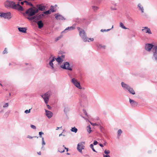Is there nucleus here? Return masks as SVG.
Wrapping results in <instances>:
<instances>
[{
  "instance_id": "1",
  "label": "nucleus",
  "mask_w": 157,
  "mask_h": 157,
  "mask_svg": "<svg viewBox=\"0 0 157 157\" xmlns=\"http://www.w3.org/2000/svg\"><path fill=\"white\" fill-rule=\"evenodd\" d=\"M4 5L5 7L8 9H12L19 11H23L24 10L22 6L20 5L19 2L16 3L13 1L7 0L4 2Z\"/></svg>"
},
{
  "instance_id": "2",
  "label": "nucleus",
  "mask_w": 157,
  "mask_h": 157,
  "mask_svg": "<svg viewBox=\"0 0 157 157\" xmlns=\"http://www.w3.org/2000/svg\"><path fill=\"white\" fill-rule=\"evenodd\" d=\"M37 10L34 8V6L33 7H31L27 10L25 13H23L24 15L26 14L28 16L27 17H33L35 16L36 13H37Z\"/></svg>"
},
{
  "instance_id": "3",
  "label": "nucleus",
  "mask_w": 157,
  "mask_h": 157,
  "mask_svg": "<svg viewBox=\"0 0 157 157\" xmlns=\"http://www.w3.org/2000/svg\"><path fill=\"white\" fill-rule=\"evenodd\" d=\"M77 28L79 31L80 36L81 37L83 41L84 42H86L87 41L89 42V40H88V38L87 37L86 33L84 30L83 29L78 27H77Z\"/></svg>"
},
{
  "instance_id": "4",
  "label": "nucleus",
  "mask_w": 157,
  "mask_h": 157,
  "mask_svg": "<svg viewBox=\"0 0 157 157\" xmlns=\"http://www.w3.org/2000/svg\"><path fill=\"white\" fill-rule=\"evenodd\" d=\"M157 48V46L151 44H145L144 46L145 49L148 52H150L152 49V51L153 53V50Z\"/></svg>"
},
{
  "instance_id": "5",
  "label": "nucleus",
  "mask_w": 157,
  "mask_h": 157,
  "mask_svg": "<svg viewBox=\"0 0 157 157\" xmlns=\"http://www.w3.org/2000/svg\"><path fill=\"white\" fill-rule=\"evenodd\" d=\"M0 17L1 18H3L4 19L10 20L11 18V13L10 12L6 13L1 12H0Z\"/></svg>"
},
{
  "instance_id": "6",
  "label": "nucleus",
  "mask_w": 157,
  "mask_h": 157,
  "mask_svg": "<svg viewBox=\"0 0 157 157\" xmlns=\"http://www.w3.org/2000/svg\"><path fill=\"white\" fill-rule=\"evenodd\" d=\"M27 18L30 21L33 20V21L35 22H37V21L42 19L40 14L39 13L36 14L33 17H27Z\"/></svg>"
},
{
  "instance_id": "7",
  "label": "nucleus",
  "mask_w": 157,
  "mask_h": 157,
  "mask_svg": "<svg viewBox=\"0 0 157 157\" xmlns=\"http://www.w3.org/2000/svg\"><path fill=\"white\" fill-rule=\"evenodd\" d=\"M51 92L50 91H48L44 94V95H42V97L44 99L45 104H47L49 100V97L51 95Z\"/></svg>"
},
{
  "instance_id": "8",
  "label": "nucleus",
  "mask_w": 157,
  "mask_h": 157,
  "mask_svg": "<svg viewBox=\"0 0 157 157\" xmlns=\"http://www.w3.org/2000/svg\"><path fill=\"white\" fill-rule=\"evenodd\" d=\"M71 82L78 88L82 90H84V88L82 87L79 82L75 78H73L71 80Z\"/></svg>"
},
{
  "instance_id": "9",
  "label": "nucleus",
  "mask_w": 157,
  "mask_h": 157,
  "mask_svg": "<svg viewBox=\"0 0 157 157\" xmlns=\"http://www.w3.org/2000/svg\"><path fill=\"white\" fill-rule=\"evenodd\" d=\"M70 65L69 63L68 62H64L63 64L61 66V67L64 69L68 70L70 71H72V69L71 67H70Z\"/></svg>"
},
{
  "instance_id": "10",
  "label": "nucleus",
  "mask_w": 157,
  "mask_h": 157,
  "mask_svg": "<svg viewBox=\"0 0 157 157\" xmlns=\"http://www.w3.org/2000/svg\"><path fill=\"white\" fill-rule=\"evenodd\" d=\"M45 6L43 5L42 4H37L36 5V7H34V8L37 10L38 11L37 13L40 11H44L45 10Z\"/></svg>"
},
{
  "instance_id": "11",
  "label": "nucleus",
  "mask_w": 157,
  "mask_h": 157,
  "mask_svg": "<svg viewBox=\"0 0 157 157\" xmlns=\"http://www.w3.org/2000/svg\"><path fill=\"white\" fill-rule=\"evenodd\" d=\"M84 142H82L79 143L77 145V149L80 152H82V150L84 149L85 148V146L83 144H85Z\"/></svg>"
},
{
  "instance_id": "12",
  "label": "nucleus",
  "mask_w": 157,
  "mask_h": 157,
  "mask_svg": "<svg viewBox=\"0 0 157 157\" xmlns=\"http://www.w3.org/2000/svg\"><path fill=\"white\" fill-rule=\"evenodd\" d=\"M75 24H74L71 27H68L66 28L65 30L62 32V33H66L68 31L73 30L75 29Z\"/></svg>"
},
{
  "instance_id": "13",
  "label": "nucleus",
  "mask_w": 157,
  "mask_h": 157,
  "mask_svg": "<svg viewBox=\"0 0 157 157\" xmlns=\"http://www.w3.org/2000/svg\"><path fill=\"white\" fill-rule=\"evenodd\" d=\"M54 15L57 20H65L66 19L64 17L58 13L55 14Z\"/></svg>"
},
{
  "instance_id": "14",
  "label": "nucleus",
  "mask_w": 157,
  "mask_h": 157,
  "mask_svg": "<svg viewBox=\"0 0 157 157\" xmlns=\"http://www.w3.org/2000/svg\"><path fill=\"white\" fill-rule=\"evenodd\" d=\"M143 29L142 31L145 33H148V34H152V33L150 29L149 28L147 27H143Z\"/></svg>"
},
{
  "instance_id": "15",
  "label": "nucleus",
  "mask_w": 157,
  "mask_h": 157,
  "mask_svg": "<svg viewBox=\"0 0 157 157\" xmlns=\"http://www.w3.org/2000/svg\"><path fill=\"white\" fill-rule=\"evenodd\" d=\"M129 101L132 107H135L138 104L137 102L131 99L130 98H129Z\"/></svg>"
},
{
  "instance_id": "16",
  "label": "nucleus",
  "mask_w": 157,
  "mask_h": 157,
  "mask_svg": "<svg viewBox=\"0 0 157 157\" xmlns=\"http://www.w3.org/2000/svg\"><path fill=\"white\" fill-rule=\"evenodd\" d=\"M45 111L46 112V115L48 118H50L52 116L53 114L52 112L46 109H45Z\"/></svg>"
},
{
  "instance_id": "17",
  "label": "nucleus",
  "mask_w": 157,
  "mask_h": 157,
  "mask_svg": "<svg viewBox=\"0 0 157 157\" xmlns=\"http://www.w3.org/2000/svg\"><path fill=\"white\" fill-rule=\"evenodd\" d=\"M154 52L153 56V58L155 59V60L157 62V48L153 50Z\"/></svg>"
},
{
  "instance_id": "18",
  "label": "nucleus",
  "mask_w": 157,
  "mask_h": 157,
  "mask_svg": "<svg viewBox=\"0 0 157 157\" xmlns=\"http://www.w3.org/2000/svg\"><path fill=\"white\" fill-rule=\"evenodd\" d=\"M37 25L39 29H41L44 26V24L41 20H40L37 22Z\"/></svg>"
},
{
  "instance_id": "19",
  "label": "nucleus",
  "mask_w": 157,
  "mask_h": 157,
  "mask_svg": "<svg viewBox=\"0 0 157 157\" xmlns=\"http://www.w3.org/2000/svg\"><path fill=\"white\" fill-rule=\"evenodd\" d=\"M121 85L122 87L124 89H126L127 90L129 88L130 86L128 84L125 83L123 82H121Z\"/></svg>"
},
{
  "instance_id": "20",
  "label": "nucleus",
  "mask_w": 157,
  "mask_h": 157,
  "mask_svg": "<svg viewBox=\"0 0 157 157\" xmlns=\"http://www.w3.org/2000/svg\"><path fill=\"white\" fill-rule=\"evenodd\" d=\"M18 29L19 31L23 33H26L27 29L25 27H19Z\"/></svg>"
},
{
  "instance_id": "21",
  "label": "nucleus",
  "mask_w": 157,
  "mask_h": 157,
  "mask_svg": "<svg viewBox=\"0 0 157 157\" xmlns=\"http://www.w3.org/2000/svg\"><path fill=\"white\" fill-rule=\"evenodd\" d=\"M127 90H128V91L129 92V93L130 94H131L133 95H134V94H135V91L133 90V88H132L130 86V87Z\"/></svg>"
},
{
  "instance_id": "22",
  "label": "nucleus",
  "mask_w": 157,
  "mask_h": 157,
  "mask_svg": "<svg viewBox=\"0 0 157 157\" xmlns=\"http://www.w3.org/2000/svg\"><path fill=\"white\" fill-rule=\"evenodd\" d=\"M138 7L139 8V10L141 11V12L143 13L144 12V9L141 5L140 3H139L138 5Z\"/></svg>"
},
{
  "instance_id": "23",
  "label": "nucleus",
  "mask_w": 157,
  "mask_h": 157,
  "mask_svg": "<svg viewBox=\"0 0 157 157\" xmlns=\"http://www.w3.org/2000/svg\"><path fill=\"white\" fill-rule=\"evenodd\" d=\"M56 59L59 63H62L63 61L62 59L60 56L58 57V58Z\"/></svg>"
},
{
  "instance_id": "24",
  "label": "nucleus",
  "mask_w": 157,
  "mask_h": 157,
  "mask_svg": "<svg viewBox=\"0 0 157 157\" xmlns=\"http://www.w3.org/2000/svg\"><path fill=\"white\" fill-rule=\"evenodd\" d=\"M96 45L97 47L98 48H102L105 49V48L106 47L105 45L102 46L101 44H99L98 43H97L96 44Z\"/></svg>"
},
{
  "instance_id": "25",
  "label": "nucleus",
  "mask_w": 157,
  "mask_h": 157,
  "mask_svg": "<svg viewBox=\"0 0 157 157\" xmlns=\"http://www.w3.org/2000/svg\"><path fill=\"white\" fill-rule=\"evenodd\" d=\"M127 18L129 22H131L132 23H134V20L131 17H130L129 16H128L127 17Z\"/></svg>"
},
{
  "instance_id": "26",
  "label": "nucleus",
  "mask_w": 157,
  "mask_h": 157,
  "mask_svg": "<svg viewBox=\"0 0 157 157\" xmlns=\"http://www.w3.org/2000/svg\"><path fill=\"white\" fill-rule=\"evenodd\" d=\"M71 132H75V133L77 132L78 131V129L75 128V127H72L71 128Z\"/></svg>"
},
{
  "instance_id": "27",
  "label": "nucleus",
  "mask_w": 157,
  "mask_h": 157,
  "mask_svg": "<svg viewBox=\"0 0 157 157\" xmlns=\"http://www.w3.org/2000/svg\"><path fill=\"white\" fill-rule=\"evenodd\" d=\"M120 26L121 27L124 29H128V28L126 27L123 25V23L121 22L120 23Z\"/></svg>"
},
{
  "instance_id": "28",
  "label": "nucleus",
  "mask_w": 157,
  "mask_h": 157,
  "mask_svg": "<svg viewBox=\"0 0 157 157\" xmlns=\"http://www.w3.org/2000/svg\"><path fill=\"white\" fill-rule=\"evenodd\" d=\"M81 97H82V98L83 99H84L85 100V102H86V98H87V96L86 95L82 94L81 95Z\"/></svg>"
},
{
  "instance_id": "29",
  "label": "nucleus",
  "mask_w": 157,
  "mask_h": 157,
  "mask_svg": "<svg viewBox=\"0 0 157 157\" xmlns=\"http://www.w3.org/2000/svg\"><path fill=\"white\" fill-rule=\"evenodd\" d=\"M87 130L89 133H90L92 131L91 128L90 127V125L87 126Z\"/></svg>"
},
{
  "instance_id": "30",
  "label": "nucleus",
  "mask_w": 157,
  "mask_h": 157,
  "mask_svg": "<svg viewBox=\"0 0 157 157\" xmlns=\"http://www.w3.org/2000/svg\"><path fill=\"white\" fill-rule=\"evenodd\" d=\"M44 14L45 15L50 14L51 13V11L50 10H48L43 12Z\"/></svg>"
},
{
  "instance_id": "31",
  "label": "nucleus",
  "mask_w": 157,
  "mask_h": 157,
  "mask_svg": "<svg viewBox=\"0 0 157 157\" xmlns=\"http://www.w3.org/2000/svg\"><path fill=\"white\" fill-rule=\"evenodd\" d=\"M70 109L68 107H65V108L64 112V113L66 114L67 112H68L69 111Z\"/></svg>"
},
{
  "instance_id": "32",
  "label": "nucleus",
  "mask_w": 157,
  "mask_h": 157,
  "mask_svg": "<svg viewBox=\"0 0 157 157\" xmlns=\"http://www.w3.org/2000/svg\"><path fill=\"white\" fill-rule=\"evenodd\" d=\"M50 10L51 11V12H54L56 11L55 10H54V6H51Z\"/></svg>"
},
{
  "instance_id": "33",
  "label": "nucleus",
  "mask_w": 157,
  "mask_h": 157,
  "mask_svg": "<svg viewBox=\"0 0 157 157\" xmlns=\"http://www.w3.org/2000/svg\"><path fill=\"white\" fill-rule=\"evenodd\" d=\"M122 131L121 130V129H119L117 132V134H118V136L119 137L121 135V134L122 133Z\"/></svg>"
},
{
  "instance_id": "34",
  "label": "nucleus",
  "mask_w": 157,
  "mask_h": 157,
  "mask_svg": "<svg viewBox=\"0 0 157 157\" xmlns=\"http://www.w3.org/2000/svg\"><path fill=\"white\" fill-rule=\"evenodd\" d=\"M49 65L51 67L52 69H54V67L53 62L50 61L49 62Z\"/></svg>"
},
{
  "instance_id": "35",
  "label": "nucleus",
  "mask_w": 157,
  "mask_h": 157,
  "mask_svg": "<svg viewBox=\"0 0 157 157\" xmlns=\"http://www.w3.org/2000/svg\"><path fill=\"white\" fill-rule=\"evenodd\" d=\"M90 147L92 149V150L93 151H94V152H97L96 151V150L94 148V145L92 144H91L90 145Z\"/></svg>"
},
{
  "instance_id": "36",
  "label": "nucleus",
  "mask_w": 157,
  "mask_h": 157,
  "mask_svg": "<svg viewBox=\"0 0 157 157\" xmlns=\"http://www.w3.org/2000/svg\"><path fill=\"white\" fill-rule=\"evenodd\" d=\"M62 37V36L61 35L60 36H58L57 37L55 40V41L56 42H57Z\"/></svg>"
},
{
  "instance_id": "37",
  "label": "nucleus",
  "mask_w": 157,
  "mask_h": 157,
  "mask_svg": "<svg viewBox=\"0 0 157 157\" xmlns=\"http://www.w3.org/2000/svg\"><path fill=\"white\" fill-rule=\"evenodd\" d=\"M92 9L94 11L97 10L98 8V7L95 6H92Z\"/></svg>"
},
{
  "instance_id": "38",
  "label": "nucleus",
  "mask_w": 157,
  "mask_h": 157,
  "mask_svg": "<svg viewBox=\"0 0 157 157\" xmlns=\"http://www.w3.org/2000/svg\"><path fill=\"white\" fill-rule=\"evenodd\" d=\"M10 110H9L6 112L5 114V116L6 117H7L10 113Z\"/></svg>"
},
{
  "instance_id": "39",
  "label": "nucleus",
  "mask_w": 157,
  "mask_h": 157,
  "mask_svg": "<svg viewBox=\"0 0 157 157\" xmlns=\"http://www.w3.org/2000/svg\"><path fill=\"white\" fill-rule=\"evenodd\" d=\"M111 29H108L107 30L106 29H101V31L102 32H107V31H109Z\"/></svg>"
},
{
  "instance_id": "40",
  "label": "nucleus",
  "mask_w": 157,
  "mask_h": 157,
  "mask_svg": "<svg viewBox=\"0 0 157 157\" xmlns=\"http://www.w3.org/2000/svg\"><path fill=\"white\" fill-rule=\"evenodd\" d=\"M42 145L43 146L44 145H45V143L44 141V137H42Z\"/></svg>"
},
{
  "instance_id": "41",
  "label": "nucleus",
  "mask_w": 157,
  "mask_h": 157,
  "mask_svg": "<svg viewBox=\"0 0 157 157\" xmlns=\"http://www.w3.org/2000/svg\"><path fill=\"white\" fill-rule=\"evenodd\" d=\"M31 109H29V110H26L25 111V113H28L30 112V110Z\"/></svg>"
},
{
  "instance_id": "42",
  "label": "nucleus",
  "mask_w": 157,
  "mask_h": 157,
  "mask_svg": "<svg viewBox=\"0 0 157 157\" xmlns=\"http://www.w3.org/2000/svg\"><path fill=\"white\" fill-rule=\"evenodd\" d=\"M104 152L105 154H106V155H108V154L110 153V151H109V150L107 151L106 150H105Z\"/></svg>"
},
{
  "instance_id": "43",
  "label": "nucleus",
  "mask_w": 157,
  "mask_h": 157,
  "mask_svg": "<svg viewBox=\"0 0 157 157\" xmlns=\"http://www.w3.org/2000/svg\"><path fill=\"white\" fill-rule=\"evenodd\" d=\"M39 137H42V135H43L44 134V133L43 132H39Z\"/></svg>"
},
{
  "instance_id": "44",
  "label": "nucleus",
  "mask_w": 157,
  "mask_h": 157,
  "mask_svg": "<svg viewBox=\"0 0 157 157\" xmlns=\"http://www.w3.org/2000/svg\"><path fill=\"white\" fill-rule=\"evenodd\" d=\"M58 151L60 152L61 153H62L65 151L64 150H62L61 149V148H59L58 149Z\"/></svg>"
},
{
  "instance_id": "45",
  "label": "nucleus",
  "mask_w": 157,
  "mask_h": 157,
  "mask_svg": "<svg viewBox=\"0 0 157 157\" xmlns=\"http://www.w3.org/2000/svg\"><path fill=\"white\" fill-rule=\"evenodd\" d=\"M27 5H29L30 6H33V4L30 2H27V4H26Z\"/></svg>"
},
{
  "instance_id": "46",
  "label": "nucleus",
  "mask_w": 157,
  "mask_h": 157,
  "mask_svg": "<svg viewBox=\"0 0 157 157\" xmlns=\"http://www.w3.org/2000/svg\"><path fill=\"white\" fill-rule=\"evenodd\" d=\"M83 113L85 114L87 117L88 116V115H87V113L86 111V110L85 109H83Z\"/></svg>"
},
{
  "instance_id": "47",
  "label": "nucleus",
  "mask_w": 157,
  "mask_h": 157,
  "mask_svg": "<svg viewBox=\"0 0 157 157\" xmlns=\"http://www.w3.org/2000/svg\"><path fill=\"white\" fill-rule=\"evenodd\" d=\"M90 123L93 126H98L99 125V124H96V123H91L90 122Z\"/></svg>"
},
{
  "instance_id": "48",
  "label": "nucleus",
  "mask_w": 157,
  "mask_h": 157,
  "mask_svg": "<svg viewBox=\"0 0 157 157\" xmlns=\"http://www.w3.org/2000/svg\"><path fill=\"white\" fill-rule=\"evenodd\" d=\"M30 127H31V128H33V129H36V127L35 125H32V124L31 125Z\"/></svg>"
},
{
  "instance_id": "49",
  "label": "nucleus",
  "mask_w": 157,
  "mask_h": 157,
  "mask_svg": "<svg viewBox=\"0 0 157 157\" xmlns=\"http://www.w3.org/2000/svg\"><path fill=\"white\" fill-rule=\"evenodd\" d=\"M7 52H7V51L6 50V48H5V49L4 50L3 52V54H6V53H7Z\"/></svg>"
},
{
  "instance_id": "50",
  "label": "nucleus",
  "mask_w": 157,
  "mask_h": 157,
  "mask_svg": "<svg viewBox=\"0 0 157 157\" xmlns=\"http://www.w3.org/2000/svg\"><path fill=\"white\" fill-rule=\"evenodd\" d=\"M8 106V103H6L3 106V108H6V107H7Z\"/></svg>"
},
{
  "instance_id": "51",
  "label": "nucleus",
  "mask_w": 157,
  "mask_h": 157,
  "mask_svg": "<svg viewBox=\"0 0 157 157\" xmlns=\"http://www.w3.org/2000/svg\"><path fill=\"white\" fill-rule=\"evenodd\" d=\"M27 138H29V139H33V138H34V137L33 136H31L29 135H28L27 136Z\"/></svg>"
},
{
  "instance_id": "52",
  "label": "nucleus",
  "mask_w": 157,
  "mask_h": 157,
  "mask_svg": "<svg viewBox=\"0 0 157 157\" xmlns=\"http://www.w3.org/2000/svg\"><path fill=\"white\" fill-rule=\"evenodd\" d=\"M56 59V58H55L54 57H53L52 59L50 61L53 62Z\"/></svg>"
},
{
  "instance_id": "53",
  "label": "nucleus",
  "mask_w": 157,
  "mask_h": 157,
  "mask_svg": "<svg viewBox=\"0 0 157 157\" xmlns=\"http://www.w3.org/2000/svg\"><path fill=\"white\" fill-rule=\"evenodd\" d=\"M98 142L96 140H94L93 143L94 145H96L98 144Z\"/></svg>"
},
{
  "instance_id": "54",
  "label": "nucleus",
  "mask_w": 157,
  "mask_h": 157,
  "mask_svg": "<svg viewBox=\"0 0 157 157\" xmlns=\"http://www.w3.org/2000/svg\"><path fill=\"white\" fill-rule=\"evenodd\" d=\"M48 108L49 109H51V107L49 105H47Z\"/></svg>"
},
{
  "instance_id": "55",
  "label": "nucleus",
  "mask_w": 157,
  "mask_h": 157,
  "mask_svg": "<svg viewBox=\"0 0 157 157\" xmlns=\"http://www.w3.org/2000/svg\"><path fill=\"white\" fill-rule=\"evenodd\" d=\"M103 156L104 157H110V156L109 155H105L104 154Z\"/></svg>"
},
{
  "instance_id": "56",
  "label": "nucleus",
  "mask_w": 157,
  "mask_h": 157,
  "mask_svg": "<svg viewBox=\"0 0 157 157\" xmlns=\"http://www.w3.org/2000/svg\"><path fill=\"white\" fill-rule=\"evenodd\" d=\"M88 39L90 40V41H93L94 40V39L93 38H88Z\"/></svg>"
},
{
  "instance_id": "57",
  "label": "nucleus",
  "mask_w": 157,
  "mask_h": 157,
  "mask_svg": "<svg viewBox=\"0 0 157 157\" xmlns=\"http://www.w3.org/2000/svg\"><path fill=\"white\" fill-rule=\"evenodd\" d=\"M44 14H40V15L41 16V18H42L44 16Z\"/></svg>"
},
{
  "instance_id": "58",
  "label": "nucleus",
  "mask_w": 157,
  "mask_h": 157,
  "mask_svg": "<svg viewBox=\"0 0 157 157\" xmlns=\"http://www.w3.org/2000/svg\"><path fill=\"white\" fill-rule=\"evenodd\" d=\"M62 128V127L61 126V127H56V130H58V129H60V128Z\"/></svg>"
},
{
  "instance_id": "59",
  "label": "nucleus",
  "mask_w": 157,
  "mask_h": 157,
  "mask_svg": "<svg viewBox=\"0 0 157 157\" xmlns=\"http://www.w3.org/2000/svg\"><path fill=\"white\" fill-rule=\"evenodd\" d=\"M111 9L112 10H116L117 9L115 8H113V7H111Z\"/></svg>"
},
{
  "instance_id": "60",
  "label": "nucleus",
  "mask_w": 157,
  "mask_h": 157,
  "mask_svg": "<svg viewBox=\"0 0 157 157\" xmlns=\"http://www.w3.org/2000/svg\"><path fill=\"white\" fill-rule=\"evenodd\" d=\"M41 149L43 150H45V148H44V147L43 146V145L42 146V147H41Z\"/></svg>"
},
{
  "instance_id": "61",
  "label": "nucleus",
  "mask_w": 157,
  "mask_h": 157,
  "mask_svg": "<svg viewBox=\"0 0 157 157\" xmlns=\"http://www.w3.org/2000/svg\"><path fill=\"white\" fill-rule=\"evenodd\" d=\"M37 154L38 155H41V151H39L37 152Z\"/></svg>"
},
{
  "instance_id": "62",
  "label": "nucleus",
  "mask_w": 157,
  "mask_h": 157,
  "mask_svg": "<svg viewBox=\"0 0 157 157\" xmlns=\"http://www.w3.org/2000/svg\"><path fill=\"white\" fill-rule=\"evenodd\" d=\"M99 146H100V147H103V144H99Z\"/></svg>"
},
{
  "instance_id": "63",
  "label": "nucleus",
  "mask_w": 157,
  "mask_h": 157,
  "mask_svg": "<svg viewBox=\"0 0 157 157\" xmlns=\"http://www.w3.org/2000/svg\"><path fill=\"white\" fill-rule=\"evenodd\" d=\"M65 57V56L64 55H62L60 57H61V58L62 59V58H64Z\"/></svg>"
},
{
  "instance_id": "64",
  "label": "nucleus",
  "mask_w": 157,
  "mask_h": 157,
  "mask_svg": "<svg viewBox=\"0 0 157 157\" xmlns=\"http://www.w3.org/2000/svg\"><path fill=\"white\" fill-rule=\"evenodd\" d=\"M24 2H21V5H23L24 4Z\"/></svg>"
}]
</instances>
